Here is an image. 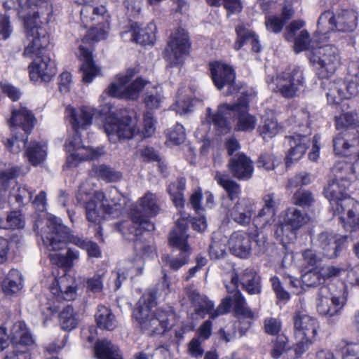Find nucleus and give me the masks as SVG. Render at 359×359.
I'll return each mask as SVG.
<instances>
[{"label":"nucleus","mask_w":359,"mask_h":359,"mask_svg":"<svg viewBox=\"0 0 359 359\" xmlns=\"http://www.w3.org/2000/svg\"><path fill=\"white\" fill-rule=\"evenodd\" d=\"M47 226L49 231L45 235L43 241L50 250L57 251L64 248L67 243H72L85 250L89 258L102 257L101 248L96 242L72 234L69 229L56 217L49 219Z\"/></svg>","instance_id":"20e7f679"},{"label":"nucleus","mask_w":359,"mask_h":359,"mask_svg":"<svg viewBox=\"0 0 359 359\" xmlns=\"http://www.w3.org/2000/svg\"><path fill=\"white\" fill-rule=\"evenodd\" d=\"M356 26V14L345 10L336 16L332 32H350L353 31Z\"/></svg>","instance_id":"2f4dec72"},{"label":"nucleus","mask_w":359,"mask_h":359,"mask_svg":"<svg viewBox=\"0 0 359 359\" xmlns=\"http://www.w3.org/2000/svg\"><path fill=\"white\" fill-rule=\"evenodd\" d=\"M294 352L302 355L313 343L317 333V322L311 316H296L294 320Z\"/></svg>","instance_id":"9d476101"},{"label":"nucleus","mask_w":359,"mask_h":359,"mask_svg":"<svg viewBox=\"0 0 359 359\" xmlns=\"http://www.w3.org/2000/svg\"><path fill=\"white\" fill-rule=\"evenodd\" d=\"M258 168H264L266 170H273L279 164L277 157L272 153L265 152L261 154L256 161Z\"/></svg>","instance_id":"a18cd8bd"},{"label":"nucleus","mask_w":359,"mask_h":359,"mask_svg":"<svg viewBox=\"0 0 359 359\" xmlns=\"http://www.w3.org/2000/svg\"><path fill=\"white\" fill-rule=\"evenodd\" d=\"M104 126L108 134H116L120 140L132 139L137 132V123L130 115L119 117L110 113L106 116Z\"/></svg>","instance_id":"2eb2a0df"},{"label":"nucleus","mask_w":359,"mask_h":359,"mask_svg":"<svg viewBox=\"0 0 359 359\" xmlns=\"http://www.w3.org/2000/svg\"><path fill=\"white\" fill-rule=\"evenodd\" d=\"M190 255L189 252H180L177 257L169 258L166 264L171 270L177 271L189 263Z\"/></svg>","instance_id":"13d9d810"},{"label":"nucleus","mask_w":359,"mask_h":359,"mask_svg":"<svg viewBox=\"0 0 359 359\" xmlns=\"http://www.w3.org/2000/svg\"><path fill=\"white\" fill-rule=\"evenodd\" d=\"M131 41L142 46L154 45L156 41V27L155 24L149 23L141 27L137 22H133L129 27Z\"/></svg>","instance_id":"a878e982"},{"label":"nucleus","mask_w":359,"mask_h":359,"mask_svg":"<svg viewBox=\"0 0 359 359\" xmlns=\"http://www.w3.org/2000/svg\"><path fill=\"white\" fill-rule=\"evenodd\" d=\"M83 5L81 10V20L83 27L90 26L82 41L86 43H95L104 40L108 36L110 28V14L103 6H93L90 4L93 0H75Z\"/></svg>","instance_id":"39448f33"},{"label":"nucleus","mask_w":359,"mask_h":359,"mask_svg":"<svg viewBox=\"0 0 359 359\" xmlns=\"http://www.w3.org/2000/svg\"><path fill=\"white\" fill-rule=\"evenodd\" d=\"M313 62L319 65L316 71L318 78L320 80L328 79L334 74L340 63L339 50L333 45L322 46L313 53Z\"/></svg>","instance_id":"9b49d317"},{"label":"nucleus","mask_w":359,"mask_h":359,"mask_svg":"<svg viewBox=\"0 0 359 359\" xmlns=\"http://www.w3.org/2000/svg\"><path fill=\"white\" fill-rule=\"evenodd\" d=\"M303 257V271L312 269L313 268H319L317 264L320 262V259L318 258L316 253L311 250L306 249L302 253Z\"/></svg>","instance_id":"5fc2aeb1"},{"label":"nucleus","mask_w":359,"mask_h":359,"mask_svg":"<svg viewBox=\"0 0 359 359\" xmlns=\"http://www.w3.org/2000/svg\"><path fill=\"white\" fill-rule=\"evenodd\" d=\"M257 236L255 233L242 230L233 231L228 241L231 253L241 259L248 258L252 252V243Z\"/></svg>","instance_id":"a211bd4d"},{"label":"nucleus","mask_w":359,"mask_h":359,"mask_svg":"<svg viewBox=\"0 0 359 359\" xmlns=\"http://www.w3.org/2000/svg\"><path fill=\"white\" fill-rule=\"evenodd\" d=\"M37 119L32 111L26 107L20 106L18 109L11 110V117L8 120V124L12 131L20 129L23 133L18 135L15 134L11 138H8L4 142L6 149L13 154H18L21 151L19 142L24 146L28 143L29 135L32 133Z\"/></svg>","instance_id":"6e6552de"},{"label":"nucleus","mask_w":359,"mask_h":359,"mask_svg":"<svg viewBox=\"0 0 359 359\" xmlns=\"http://www.w3.org/2000/svg\"><path fill=\"white\" fill-rule=\"evenodd\" d=\"M320 246L325 256L334 259L339 256L347 243L348 236L323 232L319 235Z\"/></svg>","instance_id":"412c9836"},{"label":"nucleus","mask_w":359,"mask_h":359,"mask_svg":"<svg viewBox=\"0 0 359 359\" xmlns=\"http://www.w3.org/2000/svg\"><path fill=\"white\" fill-rule=\"evenodd\" d=\"M217 184L226 193L228 198L233 201L241 194V187L235 180L229 178L228 174L217 171L214 177Z\"/></svg>","instance_id":"c756f323"},{"label":"nucleus","mask_w":359,"mask_h":359,"mask_svg":"<svg viewBox=\"0 0 359 359\" xmlns=\"http://www.w3.org/2000/svg\"><path fill=\"white\" fill-rule=\"evenodd\" d=\"M140 156L144 163L160 162L161 158L154 147L146 146L140 150Z\"/></svg>","instance_id":"69168bd1"},{"label":"nucleus","mask_w":359,"mask_h":359,"mask_svg":"<svg viewBox=\"0 0 359 359\" xmlns=\"http://www.w3.org/2000/svg\"><path fill=\"white\" fill-rule=\"evenodd\" d=\"M169 243L172 248L179 250L180 252L191 253L187 234L171 231L169 235Z\"/></svg>","instance_id":"58836bf2"},{"label":"nucleus","mask_w":359,"mask_h":359,"mask_svg":"<svg viewBox=\"0 0 359 359\" xmlns=\"http://www.w3.org/2000/svg\"><path fill=\"white\" fill-rule=\"evenodd\" d=\"M226 168L231 177L238 181H248L254 172L253 161L243 152H238L231 157Z\"/></svg>","instance_id":"6ab92c4d"},{"label":"nucleus","mask_w":359,"mask_h":359,"mask_svg":"<svg viewBox=\"0 0 359 359\" xmlns=\"http://www.w3.org/2000/svg\"><path fill=\"white\" fill-rule=\"evenodd\" d=\"M189 299L195 309L194 314H213L215 304L206 296L194 290L189 294Z\"/></svg>","instance_id":"473e14b6"},{"label":"nucleus","mask_w":359,"mask_h":359,"mask_svg":"<svg viewBox=\"0 0 359 359\" xmlns=\"http://www.w3.org/2000/svg\"><path fill=\"white\" fill-rule=\"evenodd\" d=\"M309 220L306 213H303L301 210L295 208H289L286 210L283 218V222L278 227L276 233L287 238L290 242L296 238L297 231L304 226Z\"/></svg>","instance_id":"dca6fc26"},{"label":"nucleus","mask_w":359,"mask_h":359,"mask_svg":"<svg viewBox=\"0 0 359 359\" xmlns=\"http://www.w3.org/2000/svg\"><path fill=\"white\" fill-rule=\"evenodd\" d=\"M336 16L334 13L330 10L324 11L320 15L318 20V31L322 34L324 38H328L327 35L332 32Z\"/></svg>","instance_id":"4c0bfd02"},{"label":"nucleus","mask_w":359,"mask_h":359,"mask_svg":"<svg viewBox=\"0 0 359 359\" xmlns=\"http://www.w3.org/2000/svg\"><path fill=\"white\" fill-rule=\"evenodd\" d=\"M50 0H25L20 3L18 14L22 18L28 39L24 54L34 59L28 67L29 78L34 82H49L57 73L56 64L51 60L48 49L50 34L42 24H48L53 18Z\"/></svg>","instance_id":"f257e3e1"},{"label":"nucleus","mask_w":359,"mask_h":359,"mask_svg":"<svg viewBox=\"0 0 359 359\" xmlns=\"http://www.w3.org/2000/svg\"><path fill=\"white\" fill-rule=\"evenodd\" d=\"M349 133L341 132L333 139L334 151L336 155L349 157L353 156L355 163L359 160V150L356 145L359 144V140L354 137L351 142L348 140Z\"/></svg>","instance_id":"393cba45"},{"label":"nucleus","mask_w":359,"mask_h":359,"mask_svg":"<svg viewBox=\"0 0 359 359\" xmlns=\"http://www.w3.org/2000/svg\"><path fill=\"white\" fill-rule=\"evenodd\" d=\"M311 182L310 174L306 172L297 173L288 180L287 189H302L303 186L309 184Z\"/></svg>","instance_id":"3c124183"},{"label":"nucleus","mask_w":359,"mask_h":359,"mask_svg":"<svg viewBox=\"0 0 359 359\" xmlns=\"http://www.w3.org/2000/svg\"><path fill=\"white\" fill-rule=\"evenodd\" d=\"M231 283L235 288L239 286L250 294L262 292L261 277L255 269L248 267L243 270L233 269L231 271Z\"/></svg>","instance_id":"f3484780"},{"label":"nucleus","mask_w":359,"mask_h":359,"mask_svg":"<svg viewBox=\"0 0 359 359\" xmlns=\"http://www.w3.org/2000/svg\"><path fill=\"white\" fill-rule=\"evenodd\" d=\"M78 203L85 209L86 218L90 223L89 227L95 228V237L100 242L104 241L102 223L104 217L98 207L99 203L95 195L87 192H79L76 194Z\"/></svg>","instance_id":"ddd939ff"},{"label":"nucleus","mask_w":359,"mask_h":359,"mask_svg":"<svg viewBox=\"0 0 359 359\" xmlns=\"http://www.w3.org/2000/svg\"><path fill=\"white\" fill-rule=\"evenodd\" d=\"M94 351L97 359H123L119 348L107 339L97 341Z\"/></svg>","instance_id":"7c9ffc66"},{"label":"nucleus","mask_w":359,"mask_h":359,"mask_svg":"<svg viewBox=\"0 0 359 359\" xmlns=\"http://www.w3.org/2000/svg\"><path fill=\"white\" fill-rule=\"evenodd\" d=\"M20 207L24 206L32 198V193L25 187H19L15 194H11Z\"/></svg>","instance_id":"0e129e2a"},{"label":"nucleus","mask_w":359,"mask_h":359,"mask_svg":"<svg viewBox=\"0 0 359 359\" xmlns=\"http://www.w3.org/2000/svg\"><path fill=\"white\" fill-rule=\"evenodd\" d=\"M255 203L248 198L238 200L229 210L230 218L236 223L246 226L252 222Z\"/></svg>","instance_id":"b1692460"},{"label":"nucleus","mask_w":359,"mask_h":359,"mask_svg":"<svg viewBox=\"0 0 359 359\" xmlns=\"http://www.w3.org/2000/svg\"><path fill=\"white\" fill-rule=\"evenodd\" d=\"M80 114L72 105L66 107L65 112L69 118L72 128L75 133H79L80 128H85L92 124L93 112L86 106H81L79 108Z\"/></svg>","instance_id":"bb28decb"},{"label":"nucleus","mask_w":359,"mask_h":359,"mask_svg":"<svg viewBox=\"0 0 359 359\" xmlns=\"http://www.w3.org/2000/svg\"><path fill=\"white\" fill-rule=\"evenodd\" d=\"M258 132L264 139L273 137L278 132V122L273 118H266L263 123L258 127Z\"/></svg>","instance_id":"49530a36"},{"label":"nucleus","mask_w":359,"mask_h":359,"mask_svg":"<svg viewBox=\"0 0 359 359\" xmlns=\"http://www.w3.org/2000/svg\"><path fill=\"white\" fill-rule=\"evenodd\" d=\"M10 340L15 346L21 345L29 347L35 344L34 337L30 329L22 321L13 323L10 329Z\"/></svg>","instance_id":"cd10ccee"},{"label":"nucleus","mask_w":359,"mask_h":359,"mask_svg":"<svg viewBox=\"0 0 359 359\" xmlns=\"http://www.w3.org/2000/svg\"><path fill=\"white\" fill-rule=\"evenodd\" d=\"M236 39L233 44L235 50H240L248 42L251 40L255 32L248 29L243 24L238 25L235 28Z\"/></svg>","instance_id":"79ce46f5"},{"label":"nucleus","mask_w":359,"mask_h":359,"mask_svg":"<svg viewBox=\"0 0 359 359\" xmlns=\"http://www.w3.org/2000/svg\"><path fill=\"white\" fill-rule=\"evenodd\" d=\"M232 307L234 314H252L251 310L246 306L245 299L241 294L234 296Z\"/></svg>","instance_id":"e2e57ef3"},{"label":"nucleus","mask_w":359,"mask_h":359,"mask_svg":"<svg viewBox=\"0 0 359 359\" xmlns=\"http://www.w3.org/2000/svg\"><path fill=\"white\" fill-rule=\"evenodd\" d=\"M294 51L297 53L309 49L310 36L307 30H302L297 36H294Z\"/></svg>","instance_id":"603ef678"},{"label":"nucleus","mask_w":359,"mask_h":359,"mask_svg":"<svg viewBox=\"0 0 359 359\" xmlns=\"http://www.w3.org/2000/svg\"><path fill=\"white\" fill-rule=\"evenodd\" d=\"M278 79V91L286 99L294 97L305 83L303 72L299 67L295 65L287 67L279 75Z\"/></svg>","instance_id":"4468645a"},{"label":"nucleus","mask_w":359,"mask_h":359,"mask_svg":"<svg viewBox=\"0 0 359 359\" xmlns=\"http://www.w3.org/2000/svg\"><path fill=\"white\" fill-rule=\"evenodd\" d=\"M290 121L298 129L292 135L285 136L290 147L285 158L287 168L297 162L306 154L309 147V136L311 134V114L308 110L302 109L297 111L290 117Z\"/></svg>","instance_id":"423d86ee"},{"label":"nucleus","mask_w":359,"mask_h":359,"mask_svg":"<svg viewBox=\"0 0 359 359\" xmlns=\"http://www.w3.org/2000/svg\"><path fill=\"white\" fill-rule=\"evenodd\" d=\"M166 137L169 142L175 145H180L186 139V133L184 126L180 123H176L172 128L168 130Z\"/></svg>","instance_id":"de8ad7c7"},{"label":"nucleus","mask_w":359,"mask_h":359,"mask_svg":"<svg viewBox=\"0 0 359 359\" xmlns=\"http://www.w3.org/2000/svg\"><path fill=\"white\" fill-rule=\"evenodd\" d=\"M79 71L83 74L82 81L86 84L93 82L95 78L100 74V68L95 65V62L82 63Z\"/></svg>","instance_id":"c03bdc74"},{"label":"nucleus","mask_w":359,"mask_h":359,"mask_svg":"<svg viewBox=\"0 0 359 359\" xmlns=\"http://www.w3.org/2000/svg\"><path fill=\"white\" fill-rule=\"evenodd\" d=\"M187 353L191 357L200 358L204 353L200 339L197 337L193 338L187 345Z\"/></svg>","instance_id":"774afa93"},{"label":"nucleus","mask_w":359,"mask_h":359,"mask_svg":"<svg viewBox=\"0 0 359 359\" xmlns=\"http://www.w3.org/2000/svg\"><path fill=\"white\" fill-rule=\"evenodd\" d=\"M157 306V297L155 292L144 293L139 299L136 309L138 314H156L152 313L153 309Z\"/></svg>","instance_id":"c9c22d12"},{"label":"nucleus","mask_w":359,"mask_h":359,"mask_svg":"<svg viewBox=\"0 0 359 359\" xmlns=\"http://www.w3.org/2000/svg\"><path fill=\"white\" fill-rule=\"evenodd\" d=\"M156 121L154 119L152 113L149 111H146L143 114V128L142 136L144 138L151 137L156 131L155 124Z\"/></svg>","instance_id":"8fccbe9b"},{"label":"nucleus","mask_w":359,"mask_h":359,"mask_svg":"<svg viewBox=\"0 0 359 359\" xmlns=\"http://www.w3.org/2000/svg\"><path fill=\"white\" fill-rule=\"evenodd\" d=\"M103 275L95 273L93 277L88 278L86 281L87 292L93 293L101 292L103 290Z\"/></svg>","instance_id":"6e6d98bb"},{"label":"nucleus","mask_w":359,"mask_h":359,"mask_svg":"<svg viewBox=\"0 0 359 359\" xmlns=\"http://www.w3.org/2000/svg\"><path fill=\"white\" fill-rule=\"evenodd\" d=\"M292 201L295 205L304 208L312 206L315 202V198L311 191L299 189L294 193Z\"/></svg>","instance_id":"ea45409f"},{"label":"nucleus","mask_w":359,"mask_h":359,"mask_svg":"<svg viewBox=\"0 0 359 359\" xmlns=\"http://www.w3.org/2000/svg\"><path fill=\"white\" fill-rule=\"evenodd\" d=\"M281 322L277 318L268 317L264 320V328L266 334L276 335L281 330Z\"/></svg>","instance_id":"bf43d9fd"},{"label":"nucleus","mask_w":359,"mask_h":359,"mask_svg":"<svg viewBox=\"0 0 359 359\" xmlns=\"http://www.w3.org/2000/svg\"><path fill=\"white\" fill-rule=\"evenodd\" d=\"M22 278L20 271L12 269L3 282L2 288L6 294H12L20 291L22 287Z\"/></svg>","instance_id":"f704fd0d"},{"label":"nucleus","mask_w":359,"mask_h":359,"mask_svg":"<svg viewBox=\"0 0 359 359\" xmlns=\"http://www.w3.org/2000/svg\"><path fill=\"white\" fill-rule=\"evenodd\" d=\"M137 316L136 320L142 330H151L154 333H161L168 329L170 325L166 316Z\"/></svg>","instance_id":"c85d7f7f"},{"label":"nucleus","mask_w":359,"mask_h":359,"mask_svg":"<svg viewBox=\"0 0 359 359\" xmlns=\"http://www.w3.org/2000/svg\"><path fill=\"white\" fill-rule=\"evenodd\" d=\"M302 275L303 282L308 287H317L325 285V279L323 277L322 271L320 268H313L312 269L304 270Z\"/></svg>","instance_id":"a19ab883"},{"label":"nucleus","mask_w":359,"mask_h":359,"mask_svg":"<svg viewBox=\"0 0 359 359\" xmlns=\"http://www.w3.org/2000/svg\"><path fill=\"white\" fill-rule=\"evenodd\" d=\"M209 255L211 259H219L226 255V245L218 241H212L208 249Z\"/></svg>","instance_id":"680f3d73"},{"label":"nucleus","mask_w":359,"mask_h":359,"mask_svg":"<svg viewBox=\"0 0 359 359\" xmlns=\"http://www.w3.org/2000/svg\"><path fill=\"white\" fill-rule=\"evenodd\" d=\"M264 205L253 217L252 223L257 229H262L273 221L276 214L277 203L275 194L269 193L262 197Z\"/></svg>","instance_id":"4be33fe9"},{"label":"nucleus","mask_w":359,"mask_h":359,"mask_svg":"<svg viewBox=\"0 0 359 359\" xmlns=\"http://www.w3.org/2000/svg\"><path fill=\"white\" fill-rule=\"evenodd\" d=\"M72 75L69 72H62L58 77V88L61 93H67L71 89Z\"/></svg>","instance_id":"338daca9"},{"label":"nucleus","mask_w":359,"mask_h":359,"mask_svg":"<svg viewBox=\"0 0 359 359\" xmlns=\"http://www.w3.org/2000/svg\"><path fill=\"white\" fill-rule=\"evenodd\" d=\"M162 97L156 92L155 94L151 93H146L143 97V103L144 104L147 111H152L158 109L161 106Z\"/></svg>","instance_id":"4d7b16f0"},{"label":"nucleus","mask_w":359,"mask_h":359,"mask_svg":"<svg viewBox=\"0 0 359 359\" xmlns=\"http://www.w3.org/2000/svg\"><path fill=\"white\" fill-rule=\"evenodd\" d=\"M23 147L26 148L25 155L32 165L36 166L45 161L46 151L39 142L32 140L29 144Z\"/></svg>","instance_id":"72a5a7b5"},{"label":"nucleus","mask_w":359,"mask_h":359,"mask_svg":"<svg viewBox=\"0 0 359 359\" xmlns=\"http://www.w3.org/2000/svg\"><path fill=\"white\" fill-rule=\"evenodd\" d=\"M287 344V338L282 334L278 335L274 342L273 348L271 351V356L277 359L286 351Z\"/></svg>","instance_id":"052dcab7"},{"label":"nucleus","mask_w":359,"mask_h":359,"mask_svg":"<svg viewBox=\"0 0 359 359\" xmlns=\"http://www.w3.org/2000/svg\"><path fill=\"white\" fill-rule=\"evenodd\" d=\"M6 224L8 229H20L24 228L25 222L22 218L20 210H13L10 212L6 217Z\"/></svg>","instance_id":"864d4df0"},{"label":"nucleus","mask_w":359,"mask_h":359,"mask_svg":"<svg viewBox=\"0 0 359 359\" xmlns=\"http://www.w3.org/2000/svg\"><path fill=\"white\" fill-rule=\"evenodd\" d=\"M250 100L247 93H243L235 102L220 103L215 111L210 107L205 109V121L212 126L218 135H225L231 131L229 119L235 123L236 132H249L255 128L257 119L249 112Z\"/></svg>","instance_id":"7ed1b4c3"},{"label":"nucleus","mask_w":359,"mask_h":359,"mask_svg":"<svg viewBox=\"0 0 359 359\" xmlns=\"http://www.w3.org/2000/svg\"><path fill=\"white\" fill-rule=\"evenodd\" d=\"M92 171L95 173L96 177L106 182H117L122 177V175L120 172L114 170L105 164L94 165L92 168Z\"/></svg>","instance_id":"e433bc0d"},{"label":"nucleus","mask_w":359,"mask_h":359,"mask_svg":"<svg viewBox=\"0 0 359 359\" xmlns=\"http://www.w3.org/2000/svg\"><path fill=\"white\" fill-rule=\"evenodd\" d=\"M191 41L189 32L179 27L169 36L162 55L170 67H181L190 55Z\"/></svg>","instance_id":"1a4fd4ad"},{"label":"nucleus","mask_w":359,"mask_h":359,"mask_svg":"<svg viewBox=\"0 0 359 359\" xmlns=\"http://www.w3.org/2000/svg\"><path fill=\"white\" fill-rule=\"evenodd\" d=\"M335 125L337 130L350 133V130L355 128V116L351 112H347L335 118Z\"/></svg>","instance_id":"37998d69"},{"label":"nucleus","mask_w":359,"mask_h":359,"mask_svg":"<svg viewBox=\"0 0 359 359\" xmlns=\"http://www.w3.org/2000/svg\"><path fill=\"white\" fill-rule=\"evenodd\" d=\"M359 83L351 81L348 83L344 81L333 82L327 93V99L329 104L339 105L344 100H350L359 93Z\"/></svg>","instance_id":"aec40b11"},{"label":"nucleus","mask_w":359,"mask_h":359,"mask_svg":"<svg viewBox=\"0 0 359 359\" xmlns=\"http://www.w3.org/2000/svg\"><path fill=\"white\" fill-rule=\"evenodd\" d=\"M335 178L324 188L323 194L329 201L334 215H340V223L346 231L359 229V217L353 211L358 201L351 198L347 191L351 182L356 178L354 163L339 161L334 166Z\"/></svg>","instance_id":"f03ea898"},{"label":"nucleus","mask_w":359,"mask_h":359,"mask_svg":"<svg viewBox=\"0 0 359 359\" xmlns=\"http://www.w3.org/2000/svg\"><path fill=\"white\" fill-rule=\"evenodd\" d=\"M157 201L156 195L150 191L139 198L137 204L133 206L129 212L131 224L127 226L128 233L138 236L147 233L149 237L152 236L155 225L150 218L156 217L161 210Z\"/></svg>","instance_id":"0eeeda50"},{"label":"nucleus","mask_w":359,"mask_h":359,"mask_svg":"<svg viewBox=\"0 0 359 359\" xmlns=\"http://www.w3.org/2000/svg\"><path fill=\"white\" fill-rule=\"evenodd\" d=\"M208 69L211 80L217 90H222L227 86L229 95L238 92V89L235 86L236 72L232 65L222 60H214L209 62Z\"/></svg>","instance_id":"f8f14e48"},{"label":"nucleus","mask_w":359,"mask_h":359,"mask_svg":"<svg viewBox=\"0 0 359 359\" xmlns=\"http://www.w3.org/2000/svg\"><path fill=\"white\" fill-rule=\"evenodd\" d=\"M264 25L267 32L273 34L280 33L285 25V22L276 15H266Z\"/></svg>","instance_id":"09e8293b"},{"label":"nucleus","mask_w":359,"mask_h":359,"mask_svg":"<svg viewBox=\"0 0 359 359\" xmlns=\"http://www.w3.org/2000/svg\"><path fill=\"white\" fill-rule=\"evenodd\" d=\"M50 290L51 293L59 299L71 301L76 298L77 285L75 280L66 273L60 277L55 278Z\"/></svg>","instance_id":"5701e85b"}]
</instances>
